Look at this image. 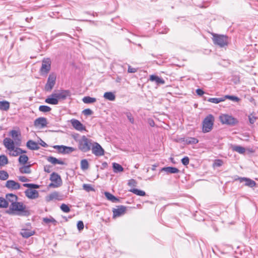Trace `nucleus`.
<instances>
[{"label": "nucleus", "mask_w": 258, "mask_h": 258, "mask_svg": "<svg viewBox=\"0 0 258 258\" xmlns=\"http://www.w3.org/2000/svg\"><path fill=\"white\" fill-rule=\"evenodd\" d=\"M26 209V206L22 202H16L10 204L6 212L10 215L25 216L27 212Z\"/></svg>", "instance_id": "obj_1"}, {"label": "nucleus", "mask_w": 258, "mask_h": 258, "mask_svg": "<svg viewBox=\"0 0 258 258\" xmlns=\"http://www.w3.org/2000/svg\"><path fill=\"white\" fill-rule=\"evenodd\" d=\"M5 147L9 151V155L12 156H17L20 154L26 153L25 151L22 150L21 148L15 147V142L12 139L6 138L3 141Z\"/></svg>", "instance_id": "obj_2"}, {"label": "nucleus", "mask_w": 258, "mask_h": 258, "mask_svg": "<svg viewBox=\"0 0 258 258\" xmlns=\"http://www.w3.org/2000/svg\"><path fill=\"white\" fill-rule=\"evenodd\" d=\"M79 149L83 152L89 151L92 147V142L90 139H88L86 136H83L77 140Z\"/></svg>", "instance_id": "obj_3"}, {"label": "nucleus", "mask_w": 258, "mask_h": 258, "mask_svg": "<svg viewBox=\"0 0 258 258\" xmlns=\"http://www.w3.org/2000/svg\"><path fill=\"white\" fill-rule=\"evenodd\" d=\"M214 118L211 114L208 115L203 122V132L208 133L210 132L213 126Z\"/></svg>", "instance_id": "obj_4"}, {"label": "nucleus", "mask_w": 258, "mask_h": 258, "mask_svg": "<svg viewBox=\"0 0 258 258\" xmlns=\"http://www.w3.org/2000/svg\"><path fill=\"white\" fill-rule=\"evenodd\" d=\"M213 40L215 44L218 45L221 47L227 45L228 38L226 36L213 34Z\"/></svg>", "instance_id": "obj_5"}, {"label": "nucleus", "mask_w": 258, "mask_h": 258, "mask_svg": "<svg viewBox=\"0 0 258 258\" xmlns=\"http://www.w3.org/2000/svg\"><path fill=\"white\" fill-rule=\"evenodd\" d=\"M219 119L222 124L234 125L238 123V120L235 118L226 114H221L219 116Z\"/></svg>", "instance_id": "obj_6"}, {"label": "nucleus", "mask_w": 258, "mask_h": 258, "mask_svg": "<svg viewBox=\"0 0 258 258\" xmlns=\"http://www.w3.org/2000/svg\"><path fill=\"white\" fill-rule=\"evenodd\" d=\"M50 180L52 181V182L49 184V187H58L62 184L61 177L56 173L53 172L50 175Z\"/></svg>", "instance_id": "obj_7"}, {"label": "nucleus", "mask_w": 258, "mask_h": 258, "mask_svg": "<svg viewBox=\"0 0 258 258\" xmlns=\"http://www.w3.org/2000/svg\"><path fill=\"white\" fill-rule=\"evenodd\" d=\"M51 61L48 58H44L42 61V66L40 70L41 75H46L50 71Z\"/></svg>", "instance_id": "obj_8"}, {"label": "nucleus", "mask_w": 258, "mask_h": 258, "mask_svg": "<svg viewBox=\"0 0 258 258\" xmlns=\"http://www.w3.org/2000/svg\"><path fill=\"white\" fill-rule=\"evenodd\" d=\"M56 76L54 73H51L48 78L47 83L45 86V90L50 91L53 88L56 81Z\"/></svg>", "instance_id": "obj_9"}, {"label": "nucleus", "mask_w": 258, "mask_h": 258, "mask_svg": "<svg viewBox=\"0 0 258 258\" xmlns=\"http://www.w3.org/2000/svg\"><path fill=\"white\" fill-rule=\"evenodd\" d=\"M127 211V208L124 206L120 205L116 206L115 208L112 209L113 216L112 218L115 219L117 217L123 215Z\"/></svg>", "instance_id": "obj_10"}, {"label": "nucleus", "mask_w": 258, "mask_h": 258, "mask_svg": "<svg viewBox=\"0 0 258 258\" xmlns=\"http://www.w3.org/2000/svg\"><path fill=\"white\" fill-rule=\"evenodd\" d=\"M92 153L97 156H101L104 155V151L101 146L97 143H94L92 145Z\"/></svg>", "instance_id": "obj_11"}, {"label": "nucleus", "mask_w": 258, "mask_h": 258, "mask_svg": "<svg viewBox=\"0 0 258 258\" xmlns=\"http://www.w3.org/2000/svg\"><path fill=\"white\" fill-rule=\"evenodd\" d=\"M9 135L12 137L13 140H12L15 142V144L16 145H20L21 141V133L18 131L16 130H12L10 132Z\"/></svg>", "instance_id": "obj_12"}, {"label": "nucleus", "mask_w": 258, "mask_h": 258, "mask_svg": "<svg viewBox=\"0 0 258 258\" xmlns=\"http://www.w3.org/2000/svg\"><path fill=\"white\" fill-rule=\"evenodd\" d=\"M237 180H239L240 183L244 182L245 186L249 187H253L256 185V182L249 178L239 177Z\"/></svg>", "instance_id": "obj_13"}, {"label": "nucleus", "mask_w": 258, "mask_h": 258, "mask_svg": "<svg viewBox=\"0 0 258 258\" xmlns=\"http://www.w3.org/2000/svg\"><path fill=\"white\" fill-rule=\"evenodd\" d=\"M62 196L59 192L54 191L46 197V201L50 202L53 200L60 201L62 200Z\"/></svg>", "instance_id": "obj_14"}, {"label": "nucleus", "mask_w": 258, "mask_h": 258, "mask_svg": "<svg viewBox=\"0 0 258 258\" xmlns=\"http://www.w3.org/2000/svg\"><path fill=\"white\" fill-rule=\"evenodd\" d=\"M71 95L70 92L69 90H62L60 92L52 93L53 97H57V99H65L68 96Z\"/></svg>", "instance_id": "obj_15"}, {"label": "nucleus", "mask_w": 258, "mask_h": 258, "mask_svg": "<svg viewBox=\"0 0 258 258\" xmlns=\"http://www.w3.org/2000/svg\"><path fill=\"white\" fill-rule=\"evenodd\" d=\"M6 187L11 190H17L20 188V184L14 180H8L5 185Z\"/></svg>", "instance_id": "obj_16"}, {"label": "nucleus", "mask_w": 258, "mask_h": 258, "mask_svg": "<svg viewBox=\"0 0 258 258\" xmlns=\"http://www.w3.org/2000/svg\"><path fill=\"white\" fill-rule=\"evenodd\" d=\"M47 124V121L46 118L43 117L37 118L34 122V125L39 128H43L46 126Z\"/></svg>", "instance_id": "obj_17"}, {"label": "nucleus", "mask_w": 258, "mask_h": 258, "mask_svg": "<svg viewBox=\"0 0 258 258\" xmlns=\"http://www.w3.org/2000/svg\"><path fill=\"white\" fill-rule=\"evenodd\" d=\"M25 194L26 196L30 199H35L39 196L38 191L35 189H27L25 190Z\"/></svg>", "instance_id": "obj_18"}, {"label": "nucleus", "mask_w": 258, "mask_h": 258, "mask_svg": "<svg viewBox=\"0 0 258 258\" xmlns=\"http://www.w3.org/2000/svg\"><path fill=\"white\" fill-rule=\"evenodd\" d=\"M72 126L77 130L82 131L85 130V127L78 120L73 119L71 120Z\"/></svg>", "instance_id": "obj_19"}, {"label": "nucleus", "mask_w": 258, "mask_h": 258, "mask_svg": "<svg viewBox=\"0 0 258 258\" xmlns=\"http://www.w3.org/2000/svg\"><path fill=\"white\" fill-rule=\"evenodd\" d=\"M161 171H164L166 172L167 174H171V173H177L179 172L178 169L176 167H163L161 169Z\"/></svg>", "instance_id": "obj_20"}, {"label": "nucleus", "mask_w": 258, "mask_h": 258, "mask_svg": "<svg viewBox=\"0 0 258 258\" xmlns=\"http://www.w3.org/2000/svg\"><path fill=\"white\" fill-rule=\"evenodd\" d=\"M6 199L8 201V203L13 204L18 201V197L13 194H8L6 195Z\"/></svg>", "instance_id": "obj_21"}, {"label": "nucleus", "mask_w": 258, "mask_h": 258, "mask_svg": "<svg viewBox=\"0 0 258 258\" xmlns=\"http://www.w3.org/2000/svg\"><path fill=\"white\" fill-rule=\"evenodd\" d=\"M104 195H105V197L106 198V199L108 201H109L112 203H117L119 202V200L118 198H117L116 197H115V196H114L113 195H112L111 194H110L109 192H107V191L105 192Z\"/></svg>", "instance_id": "obj_22"}, {"label": "nucleus", "mask_w": 258, "mask_h": 258, "mask_svg": "<svg viewBox=\"0 0 258 258\" xmlns=\"http://www.w3.org/2000/svg\"><path fill=\"white\" fill-rule=\"evenodd\" d=\"M150 80L152 82H155L157 85L165 84V81L163 79L155 75H151Z\"/></svg>", "instance_id": "obj_23"}, {"label": "nucleus", "mask_w": 258, "mask_h": 258, "mask_svg": "<svg viewBox=\"0 0 258 258\" xmlns=\"http://www.w3.org/2000/svg\"><path fill=\"white\" fill-rule=\"evenodd\" d=\"M27 147L29 149L32 150H38L39 149L38 144L32 140H29L27 142Z\"/></svg>", "instance_id": "obj_24"}, {"label": "nucleus", "mask_w": 258, "mask_h": 258, "mask_svg": "<svg viewBox=\"0 0 258 258\" xmlns=\"http://www.w3.org/2000/svg\"><path fill=\"white\" fill-rule=\"evenodd\" d=\"M45 102L48 104L56 105L58 103V100L57 97H53L52 94L45 99Z\"/></svg>", "instance_id": "obj_25"}, {"label": "nucleus", "mask_w": 258, "mask_h": 258, "mask_svg": "<svg viewBox=\"0 0 258 258\" xmlns=\"http://www.w3.org/2000/svg\"><path fill=\"white\" fill-rule=\"evenodd\" d=\"M47 160L49 162L52 163L53 165H55V164L63 165V164H64V162H63L62 161L58 160V159H56V158L52 157V156L48 157L47 158Z\"/></svg>", "instance_id": "obj_26"}, {"label": "nucleus", "mask_w": 258, "mask_h": 258, "mask_svg": "<svg viewBox=\"0 0 258 258\" xmlns=\"http://www.w3.org/2000/svg\"><path fill=\"white\" fill-rule=\"evenodd\" d=\"M34 233V231L27 229H22L20 232L21 235L24 238H28L33 235Z\"/></svg>", "instance_id": "obj_27"}, {"label": "nucleus", "mask_w": 258, "mask_h": 258, "mask_svg": "<svg viewBox=\"0 0 258 258\" xmlns=\"http://www.w3.org/2000/svg\"><path fill=\"white\" fill-rule=\"evenodd\" d=\"M103 97L105 99L109 101H114L115 99V94L111 92H105L103 95Z\"/></svg>", "instance_id": "obj_28"}, {"label": "nucleus", "mask_w": 258, "mask_h": 258, "mask_svg": "<svg viewBox=\"0 0 258 258\" xmlns=\"http://www.w3.org/2000/svg\"><path fill=\"white\" fill-rule=\"evenodd\" d=\"M233 151L238 152L239 154H244L245 152V149L240 146L233 145L231 146Z\"/></svg>", "instance_id": "obj_29"}, {"label": "nucleus", "mask_w": 258, "mask_h": 258, "mask_svg": "<svg viewBox=\"0 0 258 258\" xmlns=\"http://www.w3.org/2000/svg\"><path fill=\"white\" fill-rule=\"evenodd\" d=\"M10 108L9 102L6 101H0V110H8Z\"/></svg>", "instance_id": "obj_30"}, {"label": "nucleus", "mask_w": 258, "mask_h": 258, "mask_svg": "<svg viewBox=\"0 0 258 258\" xmlns=\"http://www.w3.org/2000/svg\"><path fill=\"white\" fill-rule=\"evenodd\" d=\"M130 191L139 196H145L146 195V192L144 191L137 188H131Z\"/></svg>", "instance_id": "obj_31"}, {"label": "nucleus", "mask_w": 258, "mask_h": 258, "mask_svg": "<svg viewBox=\"0 0 258 258\" xmlns=\"http://www.w3.org/2000/svg\"><path fill=\"white\" fill-rule=\"evenodd\" d=\"M30 166L31 165H27V166H24L21 168H20L19 170L21 173H27L29 174L31 172V170L30 169Z\"/></svg>", "instance_id": "obj_32"}, {"label": "nucleus", "mask_w": 258, "mask_h": 258, "mask_svg": "<svg viewBox=\"0 0 258 258\" xmlns=\"http://www.w3.org/2000/svg\"><path fill=\"white\" fill-rule=\"evenodd\" d=\"M83 101L86 104L92 103L96 101V99L95 98L86 96L83 98Z\"/></svg>", "instance_id": "obj_33"}, {"label": "nucleus", "mask_w": 258, "mask_h": 258, "mask_svg": "<svg viewBox=\"0 0 258 258\" xmlns=\"http://www.w3.org/2000/svg\"><path fill=\"white\" fill-rule=\"evenodd\" d=\"M113 171L115 173L120 172L123 171L122 167L118 163H113Z\"/></svg>", "instance_id": "obj_34"}, {"label": "nucleus", "mask_w": 258, "mask_h": 258, "mask_svg": "<svg viewBox=\"0 0 258 258\" xmlns=\"http://www.w3.org/2000/svg\"><path fill=\"white\" fill-rule=\"evenodd\" d=\"M184 142L187 144H196L197 143H198L199 141L196 138L189 137V138H186Z\"/></svg>", "instance_id": "obj_35"}, {"label": "nucleus", "mask_w": 258, "mask_h": 258, "mask_svg": "<svg viewBox=\"0 0 258 258\" xmlns=\"http://www.w3.org/2000/svg\"><path fill=\"white\" fill-rule=\"evenodd\" d=\"M9 204L8 203V201H7L6 199H4V198L0 197V208H6L8 207Z\"/></svg>", "instance_id": "obj_36"}, {"label": "nucleus", "mask_w": 258, "mask_h": 258, "mask_svg": "<svg viewBox=\"0 0 258 258\" xmlns=\"http://www.w3.org/2000/svg\"><path fill=\"white\" fill-rule=\"evenodd\" d=\"M89 168V163L86 159H83L81 161V168L83 170L88 169Z\"/></svg>", "instance_id": "obj_37"}, {"label": "nucleus", "mask_w": 258, "mask_h": 258, "mask_svg": "<svg viewBox=\"0 0 258 258\" xmlns=\"http://www.w3.org/2000/svg\"><path fill=\"white\" fill-rule=\"evenodd\" d=\"M8 163V158L5 155L0 156V166H3Z\"/></svg>", "instance_id": "obj_38"}, {"label": "nucleus", "mask_w": 258, "mask_h": 258, "mask_svg": "<svg viewBox=\"0 0 258 258\" xmlns=\"http://www.w3.org/2000/svg\"><path fill=\"white\" fill-rule=\"evenodd\" d=\"M225 99H223V98H209L208 101L210 102H211V103H215V104H218L221 102H222L223 101H224Z\"/></svg>", "instance_id": "obj_39"}, {"label": "nucleus", "mask_w": 258, "mask_h": 258, "mask_svg": "<svg viewBox=\"0 0 258 258\" xmlns=\"http://www.w3.org/2000/svg\"><path fill=\"white\" fill-rule=\"evenodd\" d=\"M28 160V157L25 155H21L19 158V162L20 164H25Z\"/></svg>", "instance_id": "obj_40"}, {"label": "nucleus", "mask_w": 258, "mask_h": 258, "mask_svg": "<svg viewBox=\"0 0 258 258\" xmlns=\"http://www.w3.org/2000/svg\"><path fill=\"white\" fill-rule=\"evenodd\" d=\"M8 178L9 174L6 171L4 170L0 171V179L5 180H7Z\"/></svg>", "instance_id": "obj_41"}, {"label": "nucleus", "mask_w": 258, "mask_h": 258, "mask_svg": "<svg viewBox=\"0 0 258 258\" xmlns=\"http://www.w3.org/2000/svg\"><path fill=\"white\" fill-rule=\"evenodd\" d=\"M43 221L44 222L47 224L49 223H52L54 225H55L57 223V221L52 217H50L49 218H43Z\"/></svg>", "instance_id": "obj_42"}, {"label": "nucleus", "mask_w": 258, "mask_h": 258, "mask_svg": "<svg viewBox=\"0 0 258 258\" xmlns=\"http://www.w3.org/2000/svg\"><path fill=\"white\" fill-rule=\"evenodd\" d=\"M39 110L43 112H47L51 110V108L46 105H41L39 107Z\"/></svg>", "instance_id": "obj_43"}, {"label": "nucleus", "mask_w": 258, "mask_h": 258, "mask_svg": "<svg viewBox=\"0 0 258 258\" xmlns=\"http://www.w3.org/2000/svg\"><path fill=\"white\" fill-rule=\"evenodd\" d=\"M83 188L88 192L95 190L94 188L89 184H84L83 185Z\"/></svg>", "instance_id": "obj_44"}, {"label": "nucleus", "mask_w": 258, "mask_h": 258, "mask_svg": "<svg viewBox=\"0 0 258 258\" xmlns=\"http://www.w3.org/2000/svg\"><path fill=\"white\" fill-rule=\"evenodd\" d=\"M55 149H57L59 153L65 154V146L56 145L53 147Z\"/></svg>", "instance_id": "obj_45"}, {"label": "nucleus", "mask_w": 258, "mask_h": 258, "mask_svg": "<svg viewBox=\"0 0 258 258\" xmlns=\"http://www.w3.org/2000/svg\"><path fill=\"white\" fill-rule=\"evenodd\" d=\"M225 98L228 99L230 100L235 101V102H239L240 101V99L235 96H231V95H226L225 96Z\"/></svg>", "instance_id": "obj_46"}, {"label": "nucleus", "mask_w": 258, "mask_h": 258, "mask_svg": "<svg viewBox=\"0 0 258 258\" xmlns=\"http://www.w3.org/2000/svg\"><path fill=\"white\" fill-rule=\"evenodd\" d=\"M60 209L63 212L65 213H68L70 211V209L69 206L64 204H62L61 205Z\"/></svg>", "instance_id": "obj_47"}, {"label": "nucleus", "mask_w": 258, "mask_h": 258, "mask_svg": "<svg viewBox=\"0 0 258 258\" xmlns=\"http://www.w3.org/2000/svg\"><path fill=\"white\" fill-rule=\"evenodd\" d=\"M84 223L82 221H79L77 223V228L79 231H81L84 229Z\"/></svg>", "instance_id": "obj_48"}, {"label": "nucleus", "mask_w": 258, "mask_h": 258, "mask_svg": "<svg viewBox=\"0 0 258 258\" xmlns=\"http://www.w3.org/2000/svg\"><path fill=\"white\" fill-rule=\"evenodd\" d=\"M189 160L188 157H185L181 160V162L184 165H187L189 164Z\"/></svg>", "instance_id": "obj_49"}, {"label": "nucleus", "mask_w": 258, "mask_h": 258, "mask_svg": "<svg viewBox=\"0 0 258 258\" xmlns=\"http://www.w3.org/2000/svg\"><path fill=\"white\" fill-rule=\"evenodd\" d=\"M83 113L86 115H90L93 114V111L90 109H85L83 110Z\"/></svg>", "instance_id": "obj_50"}, {"label": "nucleus", "mask_w": 258, "mask_h": 258, "mask_svg": "<svg viewBox=\"0 0 258 258\" xmlns=\"http://www.w3.org/2000/svg\"><path fill=\"white\" fill-rule=\"evenodd\" d=\"M75 151V149L72 147L65 146V154L70 153Z\"/></svg>", "instance_id": "obj_51"}, {"label": "nucleus", "mask_w": 258, "mask_h": 258, "mask_svg": "<svg viewBox=\"0 0 258 258\" xmlns=\"http://www.w3.org/2000/svg\"><path fill=\"white\" fill-rule=\"evenodd\" d=\"M19 180L22 182H27L29 181V179L24 176H19Z\"/></svg>", "instance_id": "obj_52"}, {"label": "nucleus", "mask_w": 258, "mask_h": 258, "mask_svg": "<svg viewBox=\"0 0 258 258\" xmlns=\"http://www.w3.org/2000/svg\"><path fill=\"white\" fill-rule=\"evenodd\" d=\"M248 118L249 122L251 124H253L255 121L256 120V118L254 117V116H249Z\"/></svg>", "instance_id": "obj_53"}, {"label": "nucleus", "mask_w": 258, "mask_h": 258, "mask_svg": "<svg viewBox=\"0 0 258 258\" xmlns=\"http://www.w3.org/2000/svg\"><path fill=\"white\" fill-rule=\"evenodd\" d=\"M196 93L199 96H202L204 94V92L201 89H197Z\"/></svg>", "instance_id": "obj_54"}, {"label": "nucleus", "mask_w": 258, "mask_h": 258, "mask_svg": "<svg viewBox=\"0 0 258 258\" xmlns=\"http://www.w3.org/2000/svg\"><path fill=\"white\" fill-rule=\"evenodd\" d=\"M223 162L220 160H218L215 162V164L217 166H220L222 165Z\"/></svg>", "instance_id": "obj_55"}, {"label": "nucleus", "mask_w": 258, "mask_h": 258, "mask_svg": "<svg viewBox=\"0 0 258 258\" xmlns=\"http://www.w3.org/2000/svg\"><path fill=\"white\" fill-rule=\"evenodd\" d=\"M44 170L47 173H50L51 172L50 167L49 166H45L44 167Z\"/></svg>", "instance_id": "obj_56"}, {"label": "nucleus", "mask_w": 258, "mask_h": 258, "mask_svg": "<svg viewBox=\"0 0 258 258\" xmlns=\"http://www.w3.org/2000/svg\"><path fill=\"white\" fill-rule=\"evenodd\" d=\"M136 184H137V182L135 180H134V179L130 180V186L131 185L136 186Z\"/></svg>", "instance_id": "obj_57"}, {"label": "nucleus", "mask_w": 258, "mask_h": 258, "mask_svg": "<svg viewBox=\"0 0 258 258\" xmlns=\"http://www.w3.org/2000/svg\"><path fill=\"white\" fill-rule=\"evenodd\" d=\"M39 186L37 184L31 183L30 188H38Z\"/></svg>", "instance_id": "obj_58"}, {"label": "nucleus", "mask_w": 258, "mask_h": 258, "mask_svg": "<svg viewBox=\"0 0 258 258\" xmlns=\"http://www.w3.org/2000/svg\"><path fill=\"white\" fill-rule=\"evenodd\" d=\"M24 187L30 188L31 183H24L23 185Z\"/></svg>", "instance_id": "obj_59"}, {"label": "nucleus", "mask_w": 258, "mask_h": 258, "mask_svg": "<svg viewBox=\"0 0 258 258\" xmlns=\"http://www.w3.org/2000/svg\"><path fill=\"white\" fill-rule=\"evenodd\" d=\"M137 71V70L134 68H130V73H135Z\"/></svg>", "instance_id": "obj_60"}, {"label": "nucleus", "mask_w": 258, "mask_h": 258, "mask_svg": "<svg viewBox=\"0 0 258 258\" xmlns=\"http://www.w3.org/2000/svg\"><path fill=\"white\" fill-rule=\"evenodd\" d=\"M149 123H150V125H151L152 126H153L154 125V122L153 120H150Z\"/></svg>", "instance_id": "obj_61"}, {"label": "nucleus", "mask_w": 258, "mask_h": 258, "mask_svg": "<svg viewBox=\"0 0 258 258\" xmlns=\"http://www.w3.org/2000/svg\"><path fill=\"white\" fill-rule=\"evenodd\" d=\"M41 145H42V146H43V147H46V145H46V144L44 142H43V141H42V142H41Z\"/></svg>", "instance_id": "obj_62"}, {"label": "nucleus", "mask_w": 258, "mask_h": 258, "mask_svg": "<svg viewBox=\"0 0 258 258\" xmlns=\"http://www.w3.org/2000/svg\"><path fill=\"white\" fill-rule=\"evenodd\" d=\"M156 167H157V166L155 165H153L152 167V170L153 171L155 170Z\"/></svg>", "instance_id": "obj_63"}, {"label": "nucleus", "mask_w": 258, "mask_h": 258, "mask_svg": "<svg viewBox=\"0 0 258 258\" xmlns=\"http://www.w3.org/2000/svg\"><path fill=\"white\" fill-rule=\"evenodd\" d=\"M127 72H129V68L127 69Z\"/></svg>", "instance_id": "obj_64"}]
</instances>
